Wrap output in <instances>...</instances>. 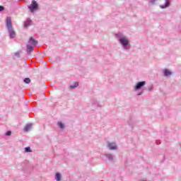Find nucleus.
Segmentation results:
<instances>
[{"instance_id": "nucleus-1", "label": "nucleus", "mask_w": 181, "mask_h": 181, "mask_svg": "<svg viewBox=\"0 0 181 181\" xmlns=\"http://www.w3.org/2000/svg\"><path fill=\"white\" fill-rule=\"evenodd\" d=\"M28 9L30 11V12L33 13L35 11H37L39 9V4L36 1L33 0L31 2V4L28 6Z\"/></svg>"}, {"instance_id": "nucleus-2", "label": "nucleus", "mask_w": 181, "mask_h": 181, "mask_svg": "<svg viewBox=\"0 0 181 181\" xmlns=\"http://www.w3.org/2000/svg\"><path fill=\"white\" fill-rule=\"evenodd\" d=\"M119 42L124 46V47H127V46H128V43H129V40L127 39V37H120Z\"/></svg>"}, {"instance_id": "nucleus-3", "label": "nucleus", "mask_w": 181, "mask_h": 181, "mask_svg": "<svg viewBox=\"0 0 181 181\" xmlns=\"http://www.w3.org/2000/svg\"><path fill=\"white\" fill-rule=\"evenodd\" d=\"M6 26L8 30L12 29V20L11 17H7L6 18Z\"/></svg>"}, {"instance_id": "nucleus-4", "label": "nucleus", "mask_w": 181, "mask_h": 181, "mask_svg": "<svg viewBox=\"0 0 181 181\" xmlns=\"http://www.w3.org/2000/svg\"><path fill=\"white\" fill-rule=\"evenodd\" d=\"M145 84H146V82L145 81H141L137 83V84L135 86V90H139L140 88H142V87H144Z\"/></svg>"}, {"instance_id": "nucleus-5", "label": "nucleus", "mask_w": 181, "mask_h": 181, "mask_svg": "<svg viewBox=\"0 0 181 181\" xmlns=\"http://www.w3.org/2000/svg\"><path fill=\"white\" fill-rule=\"evenodd\" d=\"M30 45H32L33 46H36L37 45V41L33 38V37H31L29 40Z\"/></svg>"}, {"instance_id": "nucleus-6", "label": "nucleus", "mask_w": 181, "mask_h": 181, "mask_svg": "<svg viewBox=\"0 0 181 181\" xmlns=\"http://www.w3.org/2000/svg\"><path fill=\"white\" fill-rule=\"evenodd\" d=\"M107 146L111 150L117 149V146L115 145V143H110Z\"/></svg>"}, {"instance_id": "nucleus-7", "label": "nucleus", "mask_w": 181, "mask_h": 181, "mask_svg": "<svg viewBox=\"0 0 181 181\" xmlns=\"http://www.w3.org/2000/svg\"><path fill=\"white\" fill-rule=\"evenodd\" d=\"M32 129V124H28L25 127L24 131L25 132H29Z\"/></svg>"}, {"instance_id": "nucleus-8", "label": "nucleus", "mask_w": 181, "mask_h": 181, "mask_svg": "<svg viewBox=\"0 0 181 181\" xmlns=\"http://www.w3.org/2000/svg\"><path fill=\"white\" fill-rule=\"evenodd\" d=\"M33 50H34L33 47L30 45H27L26 52H28V53H30L31 52H33Z\"/></svg>"}, {"instance_id": "nucleus-9", "label": "nucleus", "mask_w": 181, "mask_h": 181, "mask_svg": "<svg viewBox=\"0 0 181 181\" xmlns=\"http://www.w3.org/2000/svg\"><path fill=\"white\" fill-rule=\"evenodd\" d=\"M9 35H10V37H11V39H13V37H15V36H16V34L15 33V32L13 31V30H10Z\"/></svg>"}, {"instance_id": "nucleus-10", "label": "nucleus", "mask_w": 181, "mask_h": 181, "mask_svg": "<svg viewBox=\"0 0 181 181\" xmlns=\"http://www.w3.org/2000/svg\"><path fill=\"white\" fill-rule=\"evenodd\" d=\"M164 73V76H171L172 73L170 72V71L165 69L163 71Z\"/></svg>"}, {"instance_id": "nucleus-11", "label": "nucleus", "mask_w": 181, "mask_h": 181, "mask_svg": "<svg viewBox=\"0 0 181 181\" xmlns=\"http://www.w3.org/2000/svg\"><path fill=\"white\" fill-rule=\"evenodd\" d=\"M55 179L57 181H60L62 179V175H60L59 173H56Z\"/></svg>"}, {"instance_id": "nucleus-12", "label": "nucleus", "mask_w": 181, "mask_h": 181, "mask_svg": "<svg viewBox=\"0 0 181 181\" xmlns=\"http://www.w3.org/2000/svg\"><path fill=\"white\" fill-rule=\"evenodd\" d=\"M76 87H78V82H74L71 86V88H76Z\"/></svg>"}, {"instance_id": "nucleus-13", "label": "nucleus", "mask_w": 181, "mask_h": 181, "mask_svg": "<svg viewBox=\"0 0 181 181\" xmlns=\"http://www.w3.org/2000/svg\"><path fill=\"white\" fill-rule=\"evenodd\" d=\"M169 1H167L164 6H160V7L161 9H164V8H168V6H169Z\"/></svg>"}, {"instance_id": "nucleus-14", "label": "nucleus", "mask_w": 181, "mask_h": 181, "mask_svg": "<svg viewBox=\"0 0 181 181\" xmlns=\"http://www.w3.org/2000/svg\"><path fill=\"white\" fill-rule=\"evenodd\" d=\"M58 126L59 127V128H61L62 129H63L64 128V124H63L62 122H58Z\"/></svg>"}, {"instance_id": "nucleus-15", "label": "nucleus", "mask_w": 181, "mask_h": 181, "mask_svg": "<svg viewBox=\"0 0 181 181\" xmlns=\"http://www.w3.org/2000/svg\"><path fill=\"white\" fill-rule=\"evenodd\" d=\"M24 83H25V84H29L30 83V78H25L24 79Z\"/></svg>"}, {"instance_id": "nucleus-16", "label": "nucleus", "mask_w": 181, "mask_h": 181, "mask_svg": "<svg viewBox=\"0 0 181 181\" xmlns=\"http://www.w3.org/2000/svg\"><path fill=\"white\" fill-rule=\"evenodd\" d=\"M25 152H32V151L30 150V147H26L25 148Z\"/></svg>"}, {"instance_id": "nucleus-17", "label": "nucleus", "mask_w": 181, "mask_h": 181, "mask_svg": "<svg viewBox=\"0 0 181 181\" xmlns=\"http://www.w3.org/2000/svg\"><path fill=\"white\" fill-rule=\"evenodd\" d=\"M12 134V132H11V131H8V132H7L6 133V135L7 136H9V135H11Z\"/></svg>"}, {"instance_id": "nucleus-18", "label": "nucleus", "mask_w": 181, "mask_h": 181, "mask_svg": "<svg viewBox=\"0 0 181 181\" xmlns=\"http://www.w3.org/2000/svg\"><path fill=\"white\" fill-rule=\"evenodd\" d=\"M5 8L3 6H0V12H2V11H4Z\"/></svg>"}, {"instance_id": "nucleus-19", "label": "nucleus", "mask_w": 181, "mask_h": 181, "mask_svg": "<svg viewBox=\"0 0 181 181\" xmlns=\"http://www.w3.org/2000/svg\"><path fill=\"white\" fill-rule=\"evenodd\" d=\"M16 56L19 57V52H16Z\"/></svg>"}, {"instance_id": "nucleus-20", "label": "nucleus", "mask_w": 181, "mask_h": 181, "mask_svg": "<svg viewBox=\"0 0 181 181\" xmlns=\"http://www.w3.org/2000/svg\"><path fill=\"white\" fill-rule=\"evenodd\" d=\"M109 158H111V155H108Z\"/></svg>"}, {"instance_id": "nucleus-21", "label": "nucleus", "mask_w": 181, "mask_h": 181, "mask_svg": "<svg viewBox=\"0 0 181 181\" xmlns=\"http://www.w3.org/2000/svg\"><path fill=\"white\" fill-rule=\"evenodd\" d=\"M24 26H27L26 24H25Z\"/></svg>"}, {"instance_id": "nucleus-22", "label": "nucleus", "mask_w": 181, "mask_h": 181, "mask_svg": "<svg viewBox=\"0 0 181 181\" xmlns=\"http://www.w3.org/2000/svg\"><path fill=\"white\" fill-rule=\"evenodd\" d=\"M152 1H155V0H152Z\"/></svg>"}]
</instances>
